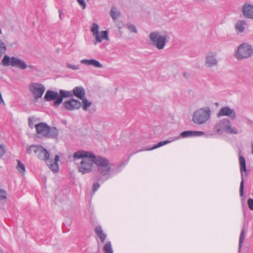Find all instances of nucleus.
Wrapping results in <instances>:
<instances>
[{
  "instance_id": "nucleus-34",
  "label": "nucleus",
  "mask_w": 253,
  "mask_h": 253,
  "mask_svg": "<svg viewBox=\"0 0 253 253\" xmlns=\"http://www.w3.org/2000/svg\"><path fill=\"white\" fill-rule=\"evenodd\" d=\"M6 198V191L2 189H0V200L5 199Z\"/></svg>"
},
{
  "instance_id": "nucleus-28",
  "label": "nucleus",
  "mask_w": 253,
  "mask_h": 253,
  "mask_svg": "<svg viewBox=\"0 0 253 253\" xmlns=\"http://www.w3.org/2000/svg\"><path fill=\"white\" fill-rule=\"evenodd\" d=\"M18 165L16 167L18 171L21 174H24L25 171V165L19 160H17Z\"/></svg>"
},
{
  "instance_id": "nucleus-19",
  "label": "nucleus",
  "mask_w": 253,
  "mask_h": 253,
  "mask_svg": "<svg viewBox=\"0 0 253 253\" xmlns=\"http://www.w3.org/2000/svg\"><path fill=\"white\" fill-rule=\"evenodd\" d=\"M204 134V131H192V130H186L180 133V136L182 138L190 137V136H202Z\"/></svg>"
},
{
  "instance_id": "nucleus-48",
  "label": "nucleus",
  "mask_w": 253,
  "mask_h": 253,
  "mask_svg": "<svg viewBox=\"0 0 253 253\" xmlns=\"http://www.w3.org/2000/svg\"><path fill=\"white\" fill-rule=\"evenodd\" d=\"M0 34H2V31L0 29Z\"/></svg>"
},
{
  "instance_id": "nucleus-45",
  "label": "nucleus",
  "mask_w": 253,
  "mask_h": 253,
  "mask_svg": "<svg viewBox=\"0 0 253 253\" xmlns=\"http://www.w3.org/2000/svg\"><path fill=\"white\" fill-rule=\"evenodd\" d=\"M252 153L253 154V143H252Z\"/></svg>"
},
{
  "instance_id": "nucleus-6",
  "label": "nucleus",
  "mask_w": 253,
  "mask_h": 253,
  "mask_svg": "<svg viewBox=\"0 0 253 253\" xmlns=\"http://www.w3.org/2000/svg\"><path fill=\"white\" fill-rule=\"evenodd\" d=\"M1 63L5 67L11 65L12 67H17L21 70L25 69L27 67V65L24 60L14 56L10 58L7 55H5L3 56Z\"/></svg>"
},
{
  "instance_id": "nucleus-30",
  "label": "nucleus",
  "mask_w": 253,
  "mask_h": 253,
  "mask_svg": "<svg viewBox=\"0 0 253 253\" xmlns=\"http://www.w3.org/2000/svg\"><path fill=\"white\" fill-rule=\"evenodd\" d=\"M6 50V47L4 43L1 40H0V58L1 57L3 54H4Z\"/></svg>"
},
{
  "instance_id": "nucleus-39",
  "label": "nucleus",
  "mask_w": 253,
  "mask_h": 253,
  "mask_svg": "<svg viewBox=\"0 0 253 253\" xmlns=\"http://www.w3.org/2000/svg\"><path fill=\"white\" fill-rule=\"evenodd\" d=\"M100 187V184L98 182H95L93 184V192H95Z\"/></svg>"
},
{
  "instance_id": "nucleus-41",
  "label": "nucleus",
  "mask_w": 253,
  "mask_h": 253,
  "mask_svg": "<svg viewBox=\"0 0 253 253\" xmlns=\"http://www.w3.org/2000/svg\"><path fill=\"white\" fill-rule=\"evenodd\" d=\"M78 3L83 7V8H85L86 4L84 0H77Z\"/></svg>"
},
{
  "instance_id": "nucleus-11",
  "label": "nucleus",
  "mask_w": 253,
  "mask_h": 253,
  "mask_svg": "<svg viewBox=\"0 0 253 253\" xmlns=\"http://www.w3.org/2000/svg\"><path fill=\"white\" fill-rule=\"evenodd\" d=\"M221 116H227L231 120H235L236 118L235 111L229 106H225L220 109L217 114V117L219 118Z\"/></svg>"
},
{
  "instance_id": "nucleus-31",
  "label": "nucleus",
  "mask_w": 253,
  "mask_h": 253,
  "mask_svg": "<svg viewBox=\"0 0 253 253\" xmlns=\"http://www.w3.org/2000/svg\"><path fill=\"white\" fill-rule=\"evenodd\" d=\"M245 239V231L244 228H243L240 236L239 242V248L241 249L243 243Z\"/></svg>"
},
{
  "instance_id": "nucleus-27",
  "label": "nucleus",
  "mask_w": 253,
  "mask_h": 253,
  "mask_svg": "<svg viewBox=\"0 0 253 253\" xmlns=\"http://www.w3.org/2000/svg\"><path fill=\"white\" fill-rule=\"evenodd\" d=\"M82 99L83 109L84 111L88 110V108L91 105L92 103L89 101L86 98L84 97Z\"/></svg>"
},
{
  "instance_id": "nucleus-40",
  "label": "nucleus",
  "mask_w": 253,
  "mask_h": 253,
  "mask_svg": "<svg viewBox=\"0 0 253 253\" xmlns=\"http://www.w3.org/2000/svg\"><path fill=\"white\" fill-rule=\"evenodd\" d=\"M90 61L91 59H83L81 61V63L87 65H90Z\"/></svg>"
},
{
  "instance_id": "nucleus-5",
  "label": "nucleus",
  "mask_w": 253,
  "mask_h": 253,
  "mask_svg": "<svg viewBox=\"0 0 253 253\" xmlns=\"http://www.w3.org/2000/svg\"><path fill=\"white\" fill-rule=\"evenodd\" d=\"M165 35H160L158 32H153L149 36L153 45L159 50L163 49L165 47L167 42V39L169 38L167 32H165Z\"/></svg>"
},
{
  "instance_id": "nucleus-12",
  "label": "nucleus",
  "mask_w": 253,
  "mask_h": 253,
  "mask_svg": "<svg viewBox=\"0 0 253 253\" xmlns=\"http://www.w3.org/2000/svg\"><path fill=\"white\" fill-rule=\"evenodd\" d=\"M217 53L215 52H209L206 56L205 64L207 67L211 68L216 66L218 60L216 58Z\"/></svg>"
},
{
  "instance_id": "nucleus-46",
  "label": "nucleus",
  "mask_w": 253,
  "mask_h": 253,
  "mask_svg": "<svg viewBox=\"0 0 253 253\" xmlns=\"http://www.w3.org/2000/svg\"><path fill=\"white\" fill-rule=\"evenodd\" d=\"M183 76H184L185 77L187 78V73H186L184 72V73H183Z\"/></svg>"
},
{
  "instance_id": "nucleus-35",
  "label": "nucleus",
  "mask_w": 253,
  "mask_h": 253,
  "mask_svg": "<svg viewBox=\"0 0 253 253\" xmlns=\"http://www.w3.org/2000/svg\"><path fill=\"white\" fill-rule=\"evenodd\" d=\"M66 66L69 68V69H71L72 70H78L79 69V65H72L70 63H67L66 64Z\"/></svg>"
},
{
  "instance_id": "nucleus-26",
  "label": "nucleus",
  "mask_w": 253,
  "mask_h": 253,
  "mask_svg": "<svg viewBox=\"0 0 253 253\" xmlns=\"http://www.w3.org/2000/svg\"><path fill=\"white\" fill-rule=\"evenodd\" d=\"M105 253H113L111 243L110 241L106 242L103 247Z\"/></svg>"
},
{
  "instance_id": "nucleus-9",
  "label": "nucleus",
  "mask_w": 253,
  "mask_h": 253,
  "mask_svg": "<svg viewBox=\"0 0 253 253\" xmlns=\"http://www.w3.org/2000/svg\"><path fill=\"white\" fill-rule=\"evenodd\" d=\"M29 90L33 94L34 101L36 102L38 99L42 97L45 90V88L42 84L33 83L29 85Z\"/></svg>"
},
{
  "instance_id": "nucleus-2",
  "label": "nucleus",
  "mask_w": 253,
  "mask_h": 253,
  "mask_svg": "<svg viewBox=\"0 0 253 253\" xmlns=\"http://www.w3.org/2000/svg\"><path fill=\"white\" fill-rule=\"evenodd\" d=\"M37 133L48 138H56L58 130L55 127H50L45 123H40L35 125Z\"/></svg>"
},
{
  "instance_id": "nucleus-7",
  "label": "nucleus",
  "mask_w": 253,
  "mask_h": 253,
  "mask_svg": "<svg viewBox=\"0 0 253 253\" xmlns=\"http://www.w3.org/2000/svg\"><path fill=\"white\" fill-rule=\"evenodd\" d=\"M95 164L97 165V170L101 175L105 176L109 174L111 168L109 166V162L108 159L98 156L95 161Z\"/></svg>"
},
{
  "instance_id": "nucleus-29",
  "label": "nucleus",
  "mask_w": 253,
  "mask_h": 253,
  "mask_svg": "<svg viewBox=\"0 0 253 253\" xmlns=\"http://www.w3.org/2000/svg\"><path fill=\"white\" fill-rule=\"evenodd\" d=\"M108 32L106 30L101 31L100 35L99 34V39L100 40V41H96V42H101L103 39L108 40Z\"/></svg>"
},
{
  "instance_id": "nucleus-51",
  "label": "nucleus",
  "mask_w": 253,
  "mask_h": 253,
  "mask_svg": "<svg viewBox=\"0 0 253 253\" xmlns=\"http://www.w3.org/2000/svg\"><path fill=\"white\" fill-rule=\"evenodd\" d=\"M109 177H110V175H108V176H107V178H108Z\"/></svg>"
},
{
  "instance_id": "nucleus-25",
  "label": "nucleus",
  "mask_w": 253,
  "mask_h": 253,
  "mask_svg": "<svg viewBox=\"0 0 253 253\" xmlns=\"http://www.w3.org/2000/svg\"><path fill=\"white\" fill-rule=\"evenodd\" d=\"M245 22L244 21H240L238 22L235 25V29L237 31L242 33L245 30Z\"/></svg>"
},
{
  "instance_id": "nucleus-50",
  "label": "nucleus",
  "mask_w": 253,
  "mask_h": 253,
  "mask_svg": "<svg viewBox=\"0 0 253 253\" xmlns=\"http://www.w3.org/2000/svg\"><path fill=\"white\" fill-rule=\"evenodd\" d=\"M245 198H243L242 200H245Z\"/></svg>"
},
{
  "instance_id": "nucleus-36",
  "label": "nucleus",
  "mask_w": 253,
  "mask_h": 253,
  "mask_svg": "<svg viewBox=\"0 0 253 253\" xmlns=\"http://www.w3.org/2000/svg\"><path fill=\"white\" fill-rule=\"evenodd\" d=\"M248 205L249 209L253 211V199L249 198L248 200Z\"/></svg>"
},
{
  "instance_id": "nucleus-23",
  "label": "nucleus",
  "mask_w": 253,
  "mask_h": 253,
  "mask_svg": "<svg viewBox=\"0 0 253 253\" xmlns=\"http://www.w3.org/2000/svg\"><path fill=\"white\" fill-rule=\"evenodd\" d=\"M98 29V25L95 23H93L91 28V31L92 32L93 35L95 36L96 41H100V40L99 39Z\"/></svg>"
},
{
  "instance_id": "nucleus-22",
  "label": "nucleus",
  "mask_w": 253,
  "mask_h": 253,
  "mask_svg": "<svg viewBox=\"0 0 253 253\" xmlns=\"http://www.w3.org/2000/svg\"><path fill=\"white\" fill-rule=\"evenodd\" d=\"M41 145H32L27 147L26 151L27 153L30 155L32 153L36 154L37 152L40 147Z\"/></svg>"
},
{
  "instance_id": "nucleus-17",
  "label": "nucleus",
  "mask_w": 253,
  "mask_h": 253,
  "mask_svg": "<svg viewBox=\"0 0 253 253\" xmlns=\"http://www.w3.org/2000/svg\"><path fill=\"white\" fill-rule=\"evenodd\" d=\"M73 96L82 99L85 96V89L81 86H76L72 91Z\"/></svg>"
},
{
  "instance_id": "nucleus-49",
  "label": "nucleus",
  "mask_w": 253,
  "mask_h": 253,
  "mask_svg": "<svg viewBox=\"0 0 253 253\" xmlns=\"http://www.w3.org/2000/svg\"><path fill=\"white\" fill-rule=\"evenodd\" d=\"M138 151H139V150H138V151H137V152H139ZM134 154H135V152H134Z\"/></svg>"
},
{
  "instance_id": "nucleus-20",
  "label": "nucleus",
  "mask_w": 253,
  "mask_h": 253,
  "mask_svg": "<svg viewBox=\"0 0 253 253\" xmlns=\"http://www.w3.org/2000/svg\"><path fill=\"white\" fill-rule=\"evenodd\" d=\"M94 231L97 236L99 238L101 242L104 243L106 238L107 235L104 233L103 230L100 225H98L95 227Z\"/></svg>"
},
{
  "instance_id": "nucleus-44",
  "label": "nucleus",
  "mask_w": 253,
  "mask_h": 253,
  "mask_svg": "<svg viewBox=\"0 0 253 253\" xmlns=\"http://www.w3.org/2000/svg\"><path fill=\"white\" fill-rule=\"evenodd\" d=\"M59 156L58 155H56L55 157V158H54V162H56V163H57L58 161H59Z\"/></svg>"
},
{
  "instance_id": "nucleus-38",
  "label": "nucleus",
  "mask_w": 253,
  "mask_h": 253,
  "mask_svg": "<svg viewBox=\"0 0 253 253\" xmlns=\"http://www.w3.org/2000/svg\"><path fill=\"white\" fill-rule=\"evenodd\" d=\"M5 153L4 146L0 144V158L2 157Z\"/></svg>"
},
{
  "instance_id": "nucleus-42",
  "label": "nucleus",
  "mask_w": 253,
  "mask_h": 253,
  "mask_svg": "<svg viewBox=\"0 0 253 253\" xmlns=\"http://www.w3.org/2000/svg\"><path fill=\"white\" fill-rule=\"evenodd\" d=\"M27 67L28 68H30L31 70H34V71H37L38 70L37 68L35 66H34L33 65H28V66L27 65Z\"/></svg>"
},
{
  "instance_id": "nucleus-4",
  "label": "nucleus",
  "mask_w": 253,
  "mask_h": 253,
  "mask_svg": "<svg viewBox=\"0 0 253 253\" xmlns=\"http://www.w3.org/2000/svg\"><path fill=\"white\" fill-rule=\"evenodd\" d=\"M211 110L209 107L202 108L196 111L193 115V121L198 125L205 123L210 118Z\"/></svg>"
},
{
  "instance_id": "nucleus-10",
  "label": "nucleus",
  "mask_w": 253,
  "mask_h": 253,
  "mask_svg": "<svg viewBox=\"0 0 253 253\" xmlns=\"http://www.w3.org/2000/svg\"><path fill=\"white\" fill-rule=\"evenodd\" d=\"M241 151H240L239 152V159L241 171V181L240 183L239 191L240 196L243 197L244 196V178L243 172L247 171V167L245 158L241 154Z\"/></svg>"
},
{
  "instance_id": "nucleus-43",
  "label": "nucleus",
  "mask_w": 253,
  "mask_h": 253,
  "mask_svg": "<svg viewBox=\"0 0 253 253\" xmlns=\"http://www.w3.org/2000/svg\"><path fill=\"white\" fill-rule=\"evenodd\" d=\"M28 122H29V126L30 127H32V121L31 118H29L28 119Z\"/></svg>"
},
{
  "instance_id": "nucleus-8",
  "label": "nucleus",
  "mask_w": 253,
  "mask_h": 253,
  "mask_svg": "<svg viewBox=\"0 0 253 253\" xmlns=\"http://www.w3.org/2000/svg\"><path fill=\"white\" fill-rule=\"evenodd\" d=\"M253 54V49L251 44L243 43L240 45L236 53V57L239 59L248 58Z\"/></svg>"
},
{
  "instance_id": "nucleus-24",
  "label": "nucleus",
  "mask_w": 253,
  "mask_h": 253,
  "mask_svg": "<svg viewBox=\"0 0 253 253\" xmlns=\"http://www.w3.org/2000/svg\"><path fill=\"white\" fill-rule=\"evenodd\" d=\"M46 163L49 166L50 169L53 172H57L58 171L59 168L57 163L53 162V160H50L49 158L47 162Z\"/></svg>"
},
{
  "instance_id": "nucleus-14",
  "label": "nucleus",
  "mask_w": 253,
  "mask_h": 253,
  "mask_svg": "<svg viewBox=\"0 0 253 253\" xmlns=\"http://www.w3.org/2000/svg\"><path fill=\"white\" fill-rule=\"evenodd\" d=\"M72 96L71 91L60 89L59 91L58 97L53 102V105L55 107H58L62 102L63 98Z\"/></svg>"
},
{
  "instance_id": "nucleus-3",
  "label": "nucleus",
  "mask_w": 253,
  "mask_h": 253,
  "mask_svg": "<svg viewBox=\"0 0 253 253\" xmlns=\"http://www.w3.org/2000/svg\"><path fill=\"white\" fill-rule=\"evenodd\" d=\"M213 131L221 134L224 131L231 134H237L238 130L235 127H232L230 120L223 119L216 124L213 128Z\"/></svg>"
},
{
  "instance_id": "nucleus-18",
  "label": "nucleus",
  "mask_w": 253,
  "mask_h": 253,
  "mask_svg": "<svg viewBox=\"0 0 253 253\" xmlns=\"http://www.w3.org/2000/svg\"><path fill=\"white\" fill-rule=\"evenodd\" d=\"M58 97V93L57 92L47 90L44 95V99L46 101H50L56 100Z\"/></svg>"
},
{
  "instance_id": "nucleus-37",
  "label": "nucleus",
  "mask_w": 253,
  "mask_h": 253,
  "mask_svg": "<svg viewBox=\"0 0 253 253\" xmlns=\"http://www.w3.org/2000/svg\"><path fill=\"white\" fill-rule=\"evenodd\" d=\"M110 14L113 20L117 19V17L116 16V12L113 10V8L111 9L110 11Z\"/></svg>"
},
{
  "instance_id": "nucleus-33",
  "label": "nucleus",
  "mask_w": 253,
  "mask_h": 253,
  "mask_svg": "<svg viewBox=\"0 0 253 253\" xmlns=\"http://www.w3.org/2000/svg\"><path fill=\"white\" fill-rule=\"evenodd\" d=\"M126 27L128 28L129 31L131 32L136 33L137 32V29L135 27V26L131 24V23H128L126 24Z\"/></svg>"
},
{
  "instance_id": "nucleus-32",
  "label": "nucleus",
  "mask_w": 253,
  "mask_h": 253,
  "mask_svg": "<svg viewBox=\"0 0 253 253\" xmlns=\"http://www.w3.org/2000/svg\"><path fill=\"white\" fill-rule=\"evenodd\" d=\"M90 65L96 68H102V65L97 60L94 59H91Z\"/></svg>"
},
{
  "instance_id": "nucleus-15",
  "label": "nucleus",
  "mask_w": 253,
  "mask_h": 253,
  "mask_svg": "<svg viewBox=\"0 0 253 253\" xmlns=\"http://www.w3.org/2000/svg\"><path fill=\"white\" fill-rule=\"evenodd\" d=\"M36 156L40 160L47 162L49 160L50 154L45 148L41 145L38 152L36 154Z\"/></svg>"
},
{
  "instance_id": "nucleus-1",
  "label": "nucleus",
  "mask_w": 253,
  "mask_h": 253,
  "mask_svg": "<svg viewBox=\"0 0 253 253\" xmlns=\"http://www.w3.org/2000/svg\"><path fill=\"white\" fill-rule=\"evenodd\" d=\"M74 159H82L79 166V171L82 174L89 173L92 170L93 163L97 160V156H96L92 152L79 150L76 152L73 155Z\"/></svg>"
},
{
  "instance_id": "nucleus-21",
  "label": "nucleus",
  "mask_w": 253,
  "mask_h": 253,
  "mask_svg": "<svg viewBox=\"0 0 253 253\" xmlns=\"http://www.w3.org/2000/svg\"><path fill=\"white\" fill-rule=\"evenodd\" d=\"M170 142V141H169V140L162 141H161V142H159L158 143L156 144V145H154L152 147L142 148L141 149L139 150L138 151H146V150L148 151V150H151L153 149H155L158 148L160 147H161L165 144H167L169 143Z\"/></svg>"
},
{
  "instance_id": "nucleus-13",
  "label": "nucleus",
  "mask_w": 253,
  "mask_h": 253,
  "mask_svg": "<svg viewBox=\"0 0 253 253\" xmlns=\"http://www.w3.org/2000/svg\"><path fill=\"white\" fill-rule=\"evenodd\" d=\"M64 107L68 110L79 109L81 107V103L78 100L71 99L69 101H65L63 103Z\"/></svg>"
},
{
  "instance_id": "nucleus-16",
  "label": "nucleus",
  "mask_w": 253,
  "mask_h": 253,
  "mask_svg": "<svg viewBox=\"0 0 253 253\" xmlns=\"http://www.w3.org/2000/svg\"><path fill=\"white\" fill-rule=\"evenodd\" d=\"M242 12L245 17L253 19V5L245 3L242 6Z\"/></svg>"
},
{
  "instance_id": "nucleus-47",
  "label": "nucleus",
  "mask_w": 253,
  "mask_h": 253,
  "mask_svg": "<svg viewBox=\"0 0 253 253\" xmlns=\"http://www.w3.org/2000/svg\"><path fill=\"white\" fill-rule=\"evenodd\" d=\"M214 104H215V105L216 106H219V103H218V102H215V103H214Z\"/></svg>"
}]
</instances>
